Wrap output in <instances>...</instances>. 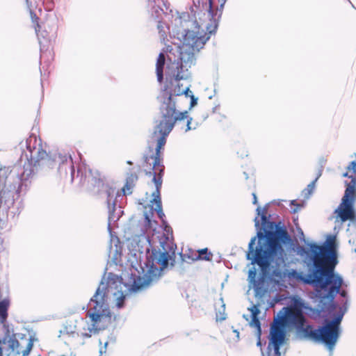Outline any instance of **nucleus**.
<instances>
[{
	"instance_id": "bb28decb",
	"label": "nucleus",
	"mask_w": 356,
	"mask_h": 356,
	"mask_svg": "<svg viewBox=\"0 0 356 356\" xmlns=\"http://www.w3.org/2000/svg\"><path fill=\"white\" fill-rule=\"evenodd\" d=\"M291 204L296 206V207H295V208H293V209H292V212H293V213H296V212H298V211L300 209V208H301V207H300V204H296V200H292V201L291 202Z\"/></svg>"
},
{
	"instance_id": "72a5a7b5",
	"label": "nucleus",
	"mask_w": 356,
	"mask_h": 356,
	"mask_svg": "<svg viewBox=\"0 0 356 356\" xmlns=\"http://www.w3.org/2000/svg\"><path fill=\"white\" fill-rule=\"evenodd\" d=\"M74 332V331H73V330L68 331L67 330V328H65L63 330L60 331V333H67V334H70V333L73 334Z\"/></svg>"
},
{
	"instance_id": "ddd939ff",
	"label": "nucleus",
	"mask_w": 356,
	"mask_h": 356,
	"mask_svg": "<svg viewBox=\"0 0 356 356\" xmlns=\"http://www.w3.org/2000/svg\"><path fill=\"white\" fill-rule=\"evenodd\" d=\"M164 14L163 10L159 6H153L151 10V15L156 20L159 19L162 15ZM157 29L159 30V33L161 35V38L164 41L165 38L167 37V31L171 32V26H165V24L158 20Z\"/></svg>"
},
{
	"instance_id": "7c9ffc66",
	"label": "nucleus",
	"mask_w": 356,
	"mask_h": 356,
	"mask_svg": "<svg viewBox=\"0 0 356 356\" xmlns=\"http://www.w3.org/2000/svg\"><path fill=\"white\" fill-rule=\"evenodd\" d=\"M144 216H145V222L149 225L150 226L151 225V218H150V216L149 215V213H147V212H145L144 213Z\"/></svg>"
},
{
	"instance_id": "b1692460",
	"label": "nucleus",
	"mask_w": 356,
	"mask_h": 356,
	"mask_svg": "<svg viewBox=\"0 0 356 356\" xmlns=\"http://www.w3.org/2000/svg\"><path fill=\"white\" fill-rule=\"evenodd\" d=\"M108 344V341H106L104 343V346L100 347L99 351V356H102L104 353H106Z\"/></svg>"
},
{
	"instance_id": "a211bd4d",
	"label": "nucleus",
	"mask_w": 356,
	"mask_h": 356,
	"mask_svg": "<svg viewBox=\"0 0 356 356\" xmlns=\"http://www.w3.org/2000/svg\"><path fill=\"white\" fill-rule=\"evenodd\" d=\"M8 346H9L10 348L12 349V350L13 352L16 353V354H17V355H19L21 353L22 354V351L24 350L22 349V343L19 342L16 339H10L8 341Z\"/></svg>"
},
{
	"instance_id": "c9c22d12",
	"label": "nucleus",
	"mask_w": 356,
	"mask_h": 356,
	"mask_svg": "<svg viewBox=\"0 0 356 356\" xmlns=\"http://www.w3.org/2000/svg\"><path fill=\"white\" fill-rule=\"evenodd\" d=\"M234 332L235 333L236 337H237V339H239V332L236 330H234Z\"/></svg>"
},
{
	"instance_id": "e433bc0d",
	"label": "nucleus",
	"mask_w": 356,
	"mask_h": 356,
	"mask_svg": "<svg viewBox=\"0 0 356 356\" xmlns=\"http://www.w3.org/2000/svg\"><path fill=\"white\" fill-rule=\"evenodd\" d=\"M207 252V248H205V249H202V250L200 252V254H202L203 253H205V252Z\"/></svg>"
},
{
	"instance_id": "c756f323",
	"label": "nucleus",
	"mask_w": 356,
	"mask_h": 356,
	"mask_svg": "<svg viewBox=\"0 0 356 356\" xmlns=\"http://www.w3.org/2000/svg\"><path fill=\"white\" fill-rule=\"evenodd\" d=\"M191 107H193L197 104V98L195 97L193 95H191Z\"/></svg>"
},
{
	"instance_id": "4c0bfd02",
	"label": "nucleus",
	"mask_w": 356,
	"mask_h": 356,
	"mask_svg": "<svg viewBox=\"0 0 356 356\" xmlns=\"http://www.w3.org/2000/svg\"><path fill=\"white\" fill-rule=\"evenodd\" d=\"M243 175H244V176H245V179H248V173H247V172H243Z\"/></svg>"
},
{
	"instance_id": "ea45409f",
	"label": "nucleus",
	"mask_w": 356,
	"mask_h": 356,
	"mask_svg": "<svg viewBox=\"0 0 356 356\" xmlns=\"http://www.w3.org/2000/svg\"><path fill=\"white\" fill-rule=\"evenodd\" d=\"M99 343L100 346L102 344V341L101 339L99 340Z\"/></svg>"
},
{
	"instance_id": "20e7f679",
	"label": "nucleus",
	"mask_w": 356,
	"mask_h": 356,
	"mask_svg": "<svg viewBox=\"0 0 356 356\" xmlns=\"http://www.w3.org/2000/svg\"><path fill=\"white\" fill-rule=\"evenodd\" d=\"M188 93H193L189 90L188 87L181 91L179 90L176 95H172L171 94L168 95L166 92L163 93L160 106V118L156 121V125L152 134V140L156 143V149L158 146V139L160 136H163V134H164L163 131H168L167 129H169V132H167L168 134L165 136V143L167 137L173 129L177 122L185 119L187 120L184 130L185 132L196 129V126L191 127L192 118H188V112H179L176 108V100L177 96L182 94H185L186 96H188ZM156 155V152H155V154L151 155L150 156Z\"/></svg>"
},
{
	"instance_id": "6e6552de",
	"label": "nucleus",
	"mask_w": 356,
	"mask_h": 356,
	"mask_svg": "<svg viewBox=\"0 0 356 356\" xmlns=\"http://www.w3.org/2000/svg\"><path fill=\"white\" fill-rule=\"evenodd\" d=\"M305 318L300 320V337L312 340L315 342H322L330 351H332L340 336V330L330 325L325 321L323 326L313 329L310 325L305 326Z\"/></svg>"
},
{
	"instance_id": "4468645a",
	"label": "nucleus",
	"mask_w": 356,
	"mask_h": 356,
	"mask_svg": "<svg viewBox=\"0 0 356 356\" xmlns=\"http://www.w3.org/2000/svg\"><path fill=\"white\" fill-rule=\"evenodd\" d=\"M284 327L274 322L273 325L270 328V339L268 348H270L272 344L282 345L284 343L285 333Z\"/></svg>"
},
{
	"instance_id": "412c9836",
	"label": "nucleus",
	"mask_w": 356,
	"mask_h": 356,
	"mask_svg": "<svg viewBox=\"0 0 356 356\" xmlns=\"http://www.w3.org/2000/svg\"><path fill=\"white\" fill-rule=\"evenodd\" d=\"M343 314H339L335 318L331 321H325L327 323H329L330 325H332L334 327L338 328L340 330V324L341 322V320L343 318Z\"/></svg>"
},
{
	"instance_id": "0eeeda50",
	"label": "nucleus",
	"mask_w": 356,
	"mask_h": 356,
	"mask_svg": "<svg viewBox=\"0 0 356 356\" xmlns=\"http://www.w3.org/2000/svg\"><path fill=\"white\" fill-rule=\"evenodd\" d=\"M167 130H169L168 129ZM163 136H160L158 139V146L156 148V155L154 156H145L144 161L149 166L152 165V170L147 172L146 174L152 176V181L155 184V191L152 193V200L151 203L154 204V211H156L159 218L163 220L165 214L162 209V204L161 199L160 190L162 186V177L164 172V165L161 161V149L165 145V136L167 135V131H163ZM169 132V131H168Z\"/></svg>"
},
{
	"instance_id": "f3484780",
	"label": "nucleus",
	"mask_w": 356,
	"mask_h": 356,
	"mask_svg": "<svg viewBox=\"0 0 356 356\" xmlns=\"http://www.w3.org/2000/svg\"><path fill=\"white\" fill-rule=\"evenodd\" d=\"M9 302L7 300L0 301V322L3 323L8 317Z\"/></svg>"
},
{
	"instance_id": "1a4fd4ad",
	"label": "nucleus",
	"mask_w": 356,
	"mask_h": 356,
	"mask_svg": "<svg viewBox=\"0 0 356 356\" xmlns=\"http://www.w3.org/2000/svg\"><path fill=\"white\" fill-rule=\"evenodd\" d=\"M345 184L346 188L342 202L335 210L336 221L341 222L353 220L355 217L353 203L356 197V179L352 177L351 181H346Z\"/></svg>"
},
{
	"instance_id": "f257e3e1",
	"label": "nucleus",
	"mask_w": 356,
	"mask_h": 356,
	"mask_svg": "<svg viewBox=\"0 0 356 356\" xmlns=\"http://www.w3.org/2000/svg\"><path fill=\"white\" fill-rule=\"evenodd\" d=\"M136 243L138 250L147 253L145 267H141L143 275L134 279L132 285L128 286L122 282V277L109 273L107 280L104 277L97 289L95 293L90 301V309L88 315L91 320L88 330L90 333H84V337L89 338L92 333H97L102 329L100 322L110 317V310L107 303L110 291L113 296V302L118 309L124 305L126 298L131 292H138L156 283L163 275V270L168 266L170 261L173 266L175 252L172 243L164 233H154L150 237L148 234H141L134 239Z\"/></svg>"
},
{
	"instance_id": "39448f33",
	"label": "nucleus",
	"mask_w": 356,
	"mask_h": 356,
	"mask_svg": "<svg viewBox=\"0 0 356 356\" xmlns=\"http://www.w3.org/2000/svg\"><path fill=\"white\" fill-rule=\"evenodd\" d=\"M301 237L305 243L309 247L307 248L300 245L297 252L302 258L307 268L332 267L335 268L338 263L336 251V236L329 235L326 241L318 245L315 243H307L302 230L300 229Z\"/></svg>"
},
{
	"instance_id": "5701e85b",
	"label": "nucleus",
	"mask_w": 356,
	"mask_h": 356,
	"mask_svg": "<svg viewBox=\"0 0 356 356\" xmlns=\"http://www.w3.org/2000/svg\"><path fill=\"white\" fill-rule=\"evenodd\" d=\"M80 177V182L84 181L86 179V175H83L82 170L81 168H79L76 172V178H79Z\"/></svg>"
},
{
	"instance_id": "79ce46f5",
	"label": "nucleus",
	"mask_w": 356,
	"mask_h": 356,
	"mask_svg": "<svg viewBox=\"0 0 356 356\" xmlns=\"http://www.w3.org/2000/svg\"><path fill=\"white\" fill-rule=\"evenodd\" d=\"M355 156H356V153H355Z\"/></svg>"
},
{
	"instance_id": "393cba45",
	"label": "nucleus",
	"mask_w": 356,
	"mask_h": 356,
	"mask_svg": "<svg viewBox=\"0 0 356 356\" xmlns=\"http://www.w3.org/2000/svg\"><path fill=\"white\" fill-rule=\"evenodd\" d=\"M250 311L252 313V316H257V315L259 313V309L258 308V306H257V305L252 306Z\"/></svg>"
},
{
	"instance_id": "9d476101",
	"label": "nucleus",
	"mask_w": 356,
	"mask_h": 356,
	"mask_svg": "<svg viewBox=\"0 0 356 356\" xmlns=\"http://www.w3.org/2000/svg\"><path fill=\"white\" fill-rule=\"evenodd\" d=\"M302 317L305 316L300 312L295 314L289 308L283 307L278 312L274 322L284 327L287 325H294L297 327L298 333L300 334V320Z\"/></svg>"
},
{
	"instance_id": "a19ab883",
	"label": "nucleus",
	"mask_w": 356,
	"mask_h": 356,
	"mask_svg": "<svg viewBox=\"0 0 356 356\" xmlns=\"http://www.w3.org/2000/svg\"><path fill=\"white\" fill-rule=\"evenodd\" d=\"M169 229H170V227H168V230H167V229H165V231L168 232Z\"/></svg>"
},
{
	"instance_id": "a878e982",
	"label": "nucleus",
	"mask_w": 356,
	"mask_h": 356,
	"mask_svg": "<svg viewBox=\"0 0 356 356\" xmlns=\"http://www.w3.org/2000/svg\"><path fill=\"white\" fill-rule=\"evenodd\" d=\"M272 346H273L275 355V356H281L280 351L281 345L272 344ZM268 356H270V355H268Z\"/></svg>"
},
{
	"instance_id": "dca6fc26",
	"label": "nucleus",
	"mask_w": 356,
	"mask_h": 356,
	"mask_svg": "<svg viewBox=\"0 0 356 356\" xmlns=\"http://www.w3.org/2000/svg\"><path fill=\"white\" fill-rule=\"evenodd\" d=\"M137 180L138 176L136 173H131L127 176L125 186L122 189L124 195L127 193H131V189L134 186Z\"/></svg>"
},
{
	"instance_id": "cd10ccee",
	"label": "nucleus",
	"mask_w": 356,
	"mask_h": 356,
	"mask_svg": "<svg viewBox=\"0 0 356 356\" xmlns=\"http://www.w3.org/2000/svg\"><path fill=\"white\" fill-rule=\"evenodd\" d=\"M293 306L295 307H298V309H300V306L302 305V303L300 302V298H298V297H295L293 299Z\"/></svg>"
},
{
	"instance_id": "7ed1b4c3",
	"label": "nucleus",
	"mask_w": 356,
	"mask_h": 356,
	"mask_svg": "<svg viewBox=\"0 0 356 356\" xmlns=\"http://www.w3.org/2000/svg\"><path fill=\"white\" fill-rule=\"evenodd\" d=\"M210 22L200 24L188 13H183L172 21L170 35L177 38L182 44L177 47V59L168 68H175L173 76L176 80L187 79L190 77L188 69L195 63V55L203 49L211 35L217 29L216 18L220 17L227 0H208Z\"/></svg>"
},
{
	"instance_id": "4be33fe9",
	"label": "nucleus",
	"mask_w": 356,
	"mask_h": 356,
	"mask_svg": "<svg viewBox=\"0 0 356 356\" xmlns=\"http://www.w3.org/2000/svg\"><path fill=\"white\" fill-rule=\"evenodd\" d=\"M251 326L255 327L257 329V334L259 335H261V325L259 320L258 319L257 316H252V321L250 323Z\"/></svg>"
},
{
	"instance_id": "9b49d317",
	"label": "nucleus",
	"mask_w": 356,
	"mask_h": 356,
	"mask_svg": "<svg viewBox=\"0 0 356 356\" xmlns=\"http://www.w3.org/2000/svg\"><path fill=\"white\" fill-rule=\"evenodd\" d=\"M106 196V204L108 213V229L111 230V224L112 222H115L118 219V216L115 214L116 209V197L120 195L118 191L115 188L108 187L105 191Z\"/></svg>"
},
{
	"instance_id": "c85d7f7f",
	"label": "nucleus",
	"mask_w": 356,
	"mask_h": 356,
	"mask_svg": "<svg viewBox=\"0 0 356 356\" xmlns=\"http://www.w3.org/2000/svg\"><path fill=\"white\" fill-rule=\"evenodd\" d=\"M348 170H351L356 174V161H352L348 167Z\"/></svg>"
},
{
	"instance_id": "f8f14e48",
	"label": "nucleus",
	"mask_w": 356,
	"mask_h": 356,
	"mask_svg": "<svg viewBox=\"0 0 356 356\" xmlns=\"http://www.w3.org/2000/svg\"><path fill=\"white\" fill-rule=\"evenodd\" d=\"M108 256L109 262L118 265L121 261L122 245L118 237H111L108 246Z\"/></svg>"
},
{
	"instance_id": "2eb2a0df",
	"label": "nucleus",
	"mask_w": 356,
	"mask_h": 356,
	"mask_svg": "<svg viewBox=\"0 0 356 356\" xmlns=\"http://www.w3.org/2000/svg\"><path fill=\"white\" fill-rule=\"evenodd\" d=\"M165 57L163 53H160L157 58L156 65V72L157 76V80L159 83H161L163 79V67L165 65Z\"/></svg>"
},
{
	"instance_id": "58836bf2",
	"label": "nucleus",
	"mask_w": 356,
	"mask_h": 356,
	"mask_svg": "<svg viewBox=\"0 0 356 356\" xmlns=\"http://www.w3.org/2000/svg\"><path fill=\"white\" fill-rule=\"evenodd\" d=\"M203 258H204L205 260H209V259H210L209 256H204Z\"/></svg>"
},
{
	"instance_id": "aec40b11",
	"label": "nucleus",
	"mask_w": 356,
	"mask_h": 356,
	"mask_svg": "<svg viewBox=\"0 0 356 356\" xmlns=\"http://www.w3.org/2000/svg\"><path fill=\"white\" fill-rule=\"evenodd\" d=\"M318 177H317L314 181H312L310 184L307 185V187L302 191V194L305 198H309V196L313 193L314 188H315V184L317 181Z\"/></svg>"
},
{
	"instance_id": "f03ea898",
	"label": "nucleus",
	"mask_w": 356,
	"mask_h": 356,
	"mask_svg": "<svg viewBox=\"0 0 356 356\" xmlns=\"http://www.w3.org/2000/svg\"><path fill=\"white\" fill-rule=\"evenodd\" d=\"M268 208L269 204H266L256 209L254 222L257 235L251 238L246 254L252 265L248 271V281L257 298L267 293L268 282L282 277L286 258L283 245L291 241L284 227L269 220Z\"/></svg>"
},
{
	"instance_id": "f704fd0d",
	"label": "nucleus",
	"mask_w": 356,
	"mask_h": 356,
	"mask_svg": "<svg viewBox=\"0 0 356 356\" xmlns=\"http://www.w3.org/2000/svg\"><path fill=\"white\" fill-rule=\"evenodd\" d=\"M257 346H261V342L260 340V335L258 334V341L257 343Z\"/></svg>"
},
{
	"instance_id": "423d86ee",
	"label": "nucleus",
	"mask_w": 356,
	"mask_h": 356,
	"mask_svg": "<svg viewBox=\"0 0 356 356\" xmlns=\"http://www.w3.org/2000/svg\"><path fill=\"white\" fill-rule=\"evenodd\" d=\"M307 274L300 273L298 278L307 284L325 290L330 285L329 290L323 298L333 300L339 292L343 280L341 277L334 273V268L323 267L307 268Z\"/></svg>"
},
{
	"instance_id": "6ab92c4d",
	"label": "nucleus",
	"mask_w": 356,
	"mask_h": 356,
	"mask_svg": "<svg viewBox=\"0 0 356 356\" xmlns=\"http://www.w3.org/2000/svg\"><path fill=\"white\" fill-rule=\"evenodd\" d=\"M219 301L220 302V308L216 309V319L222 321L226 319L225 304L222 298H220Z\"/></svg>"
},
{
	"instance_id": "2f4dec72",
	"label": "nucleus",
	"mask_w": 356,
	"mask_h": 356,
	"mask_svg": "<svg viewBox=\"0 0 356 356\" xmlns=\"http://www.w3.org/2000/svg\"><path fill=\"white\" fill-rule=\"evenodd\" d=\"M75 170L74 168V166H71V177H72V181H74V179H75Z\"/></svg>"
},
{
	"instance_id": "473e14b6",
	"label": "nucleus",
	"mask_w": 356,
	"mask_h": 356,
	"mask_svg": "<svg viewBox=\"0 0 356 356\" xmlns=\"http://www.w3.org/2000/svg\"><path fill=\"white\" fill-rule=\"evenodd\" d=\"M252 197H253L252 203L254 204H258L257 197V195H256V194L254 193H252Z\"/></svg>"
}]
</instances>
